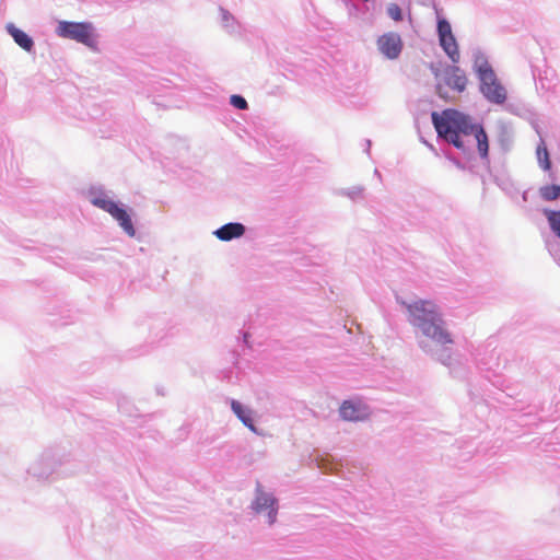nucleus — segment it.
Masks as SVG:
<instances>
[{
    "label": "nucleus",
    "instance_id": "obj_18",
    "mask_svg": "<svg viewBox=\"0 0 560 560\" xmlns=\"http://www.w3.org/2000/svg\"><path fill=\"white\" fill-rule=\"evenodd\" d=\"M544 213L548 220L551 231L560 238V210L556 211L546 209Z\"/></svg>",
    "mask_w": 560,
    "mask_h": 560
},
{
    "label": "nucleus",
    "instance_id": "obj_23",
    "mask_svg": "<svg viewBox=\"0 0 560 560\" xmlns=\"http://www.w3.org/2000/svg\"><path fill=\"white\" fill-rule=\"evenodd\" d=\"M526 195H527V192L525 191V192L523 194V199H524V200H526Z\"/></svg>",
    "mask_w": 560,
    "mask_h": 560
},
{
    "label": "nucleus",
    "instance_id": "obj_12",
    "mask_svg": "<svg viewBox=\"0 0 560 560\" xmlns=\"http://www.w3.org/2000/svg\"><path fill=\"white\" fill-rule=\"evenodd\" d=\"M244 233L245 226L241 223H228L214 232L217 237L223 242L241 237Z\"/></svg>",
    "mask_w": 560,
    "mask_h": 560
},
{
    "label": "nucleus",
    "instance_id": "obj_1",
    "mask_svg": "<svg viewBox=\"0 0 560 560\" xmlns=\"http://www.w3.org/2000/svg\"><path fill=\"white\" fill-rule=\"evenodd\" d=\"M432 124L439 135L458 149L476 144L481 156L488 154V136L481 125L474 124L469 116L456 110L444 109L431 114Z\"/></svg>",
    "mask_w": 560,
    "mask_h": 560
},
{
    "label": "nucleus",
    "instance_id": "obj_4",
    "mask_svg": "<svg viewBox=\"0 0 560 560\" xmlns=\"http://www.w3.org/2000/svg\"><path fill=\"white\" fill-rule=\"evenodd\" d=\"M492 105L500 106L504 112H508L512 115H518L522 105L521 103L512 95L509 94L508 86L495 77L492 71Z\"/></svg>",
    "mask_w": 560,
    "mask_h": 560
},
{
    "label": "nucleus",
    "instance_id": "obj_2",
    "mask_svg": "<svg viewBox=\"0 0 560 560\" xmlns=\"http://www.w3.org/2000/svg\"><path fill=\"white\" fill-rule=\"evenodd\" d=\"M409 322L418 327L421 332L435 343L452 345L451 334L445 328V323L438 306L429 300H419L407 305Z\"/></svg>",
    "mask_w": 560,
    "mask_h": 560
},
{
    "label": "nucleus",
    "instance_id": "obj_8",
    "mask_svg": "<svg viewBox=\"0 0 560 560\" xmlns=\"http://www.w3.org/2000/svg\"><path fill=\"white\" fill-rule=\"evenodd\" d=\"M474 69L478 73L481 80V91L487 96L490 97V84L488 83V79L490 78V63L488 57L483 52H476L474 56Z\"/></svg>",
    "mask_w": 560,
    "mask_h": 560
},
{
    "label": "nucleus",
    "instance_id": "obj_7",
    "mask_svg": "<svg viewBox=\"0 0 560 560\" xmlns=\"http://www.w3.org/2000/svg\"><path fill=\"white\" fill-rule=\"evenodd\" d=\"M277 503V500L268 493H265L259 487L257 488V493L255 501L253 502V509L260 513L264 510L268 511V523L271 525L276 521L277 516V508L275 506Z\"/></svg>",
    "mask_w": 560,
    "mask_h": 560
},
{
    "label": "nucleus",
    "instance_id": "obj_3",
    "mask_svg": "<svg viewBox=\"0 0 560 560\" xmlns=\"http://www.w3.org/2000/svg\"><path fill=\"white\" fill-rule=\"evenodd\" d=\"M57 34L63 38H70L90 48H95V35L91 23L60 21Z\"/></svg>",
    "mask_w": 560,
    "mask_h": 560
},
{
    "label": "nucleus",
    "instance_id": "obj_10",
    "mask_svg": "<svg viewBox=\"0 0 560 560\" xmlns=\"http://www.w3.org/2000/svg\"><path fill=\"white\" fill-rule=\"evenodd\" d=\"M497 141L503 152L509 151L514 142V129L509 121H497Z\"/></svg>",
    "mask_w": 560,
    "mask_h": 560
},
{
    "label": "nucleus",
    "instance_id": "obj_15",
    "mask_svg": "<svg viewBox=\"0 0 560 560\" xmlns=\"http://www.w3.org/2000/svg\"><path fill=\"white\" fill-rule=\"evenodd\" d=\"M231 407L234 413L237 416V418L244 423V425H246L249 430L255 432L256 428L250 417V411L246 410L237 400H232Z\"/></svg>",
    "mask_w": 560,
    "mask_h": 560
},
{
    "label": "nucleus",
    "instance_id": "obj_20",
    "mask_svg": "<svg viewBox=\"0 0 560 560\" xmlns=\"http://www.w3.org/2000/svg\"><path fill=\"white\" fill-rule=\"evenodd\" d=\"M387 14L388 16L396 21V22H399L402 20V12H401V9L399 8L398 4L396 3H390L388 7H387Z\"/></svg>",
    "mask_w": 560,
    "mask_h": 560
},
{
    "label": "nucleus",
    "instance_id": "obj_14",
    "mask_svg": "<svg viewBox=\"0 0 560 560\" xmlns=\"http://www.w3.org/2000/svg\"><path fill=\"white\" fill-rule=\"evenodd\" d=\"M7 31L21 48L26 51H31L33 49L34 42L26 33L15 27L12 23L7 25Z\"/></svg>",
    "mask_w": 560,
    "mask_h": 560
},
{
    "label": "nucleus",
    "instance_id": "obj_6",
    "mask_svg": "<svg viewBox=\"0 0 560 560\" xmlns=\"http://www.w3.org/2000/svg\"><path fill=\"white\" fill-rule=\"evenodd\" d=\"M377 47L388 59H396L402 50V40L399 34L389 32L378 37Z\"/></svg>",
    "mask_w": 560,
    "mask_h": 560
},
{
    "label": "nucleus",
    "instance_id": "obj_22",
    "mask_svg": "<svg viewBox=\"0 0 560 560\" xmlns=\"http://www.w3.org/2000/svg\"><path fill=\"white\" fill-rule=\"evenodd\" d=\"M438 94L443 97V94L441 92V86H438Z\"/></svg>",
    "mask_w": 560,
    "mask_h": 560
},
{
    "label": "nucleus",
    "instance_id": "obj_5",
    "mask_svg": "<svg viewBox=\"0 0 560 560\" xmlns=\"http://www.w3.org/2000/svg\"><path fill=\"white\" fill-rule=\"evenodd\" d=\"M440 45L453 62H458L459 51L456 39L452 33L451 24L441 19L438 22Z\"/></svg>",
    "mask_w": 560,
    "mask_h": 560
},
{
    "label": "nucleus",
    "instance_id": "obj_9",
    "mask_svg": "<svg viewBox=\"0 0 560 560\" xmlns=\"http://www.w3.org/2000/svg\"><path fill=\"white\" fill-rule=\"evenodd\" d=\"M340 416L346 421H361L368 418L369 410L365 406L355 405L350 400H345L339 409Z\"/></svg>",
    "mask_w": 560,
    "mask_h": 560
},
{
    "label": "nucleus",
    "instance_id": "obj_19",
    "mask_svg": "<svg viewBox=\"0 0 560 560\" xmlns=\"http://www.w3.org/2000/svg\"><path fill=\"white\" fill-rule=\"evenodd\" d=\"M91 202L95 207H97V208H100V209H102V210H104L106 212H109L110 209L113 208V206L116 203L115 201H113L112 199L107 198L106 196L94 197V198H92Z\"/></svg>",
    "mask_w": 560,
    "mask_h": 560
},
{
    "label": "nucleus",
    "instance_id": "obj_16",
    "mask_svg": "<svg viewBox=\"0 0 560 560\" xmlns=\"http://www.w3.org/2000/svg\"><path fill=\"white\" fill-rule=\"evenodd\" d=\"M446 83L452 89L463 92L466 88L467 80L466 77L460 73L458 68H454L452 73L447 77Z\"/></svg>",
    "mask_w": 560,
    "mask_h": 560
},
{
    "label": "nucleus",
    "instance_id": "obj_21",
    "mask_svg": "<svg viewBox=\"0 0 560 560\" xmlns=\"http://www.w3.org/2000/svg\"><path fill=\"white\" fill-rule=\"evenodd\" d=\"M230 102L238 109H246L248 107L246 100L241 95H232Z\"/></svg>",
    "mask_w": 560,
    "mask_h": 560
},
{
    "label": "nucleus",
    "instance_id": "obj_13",
    "mask_svg": "<svg viewBox=\"0 0 560 560\" xmlns=\"http://www.w3.org/2000/svg\"><path fill=\"white\" fill-rule=\"evenodd\" d=\"M534 128H535L536 132L539 136V143L536 147L537 163H538L539 167L542 171H545V172L550 171V168H551V161H550L549 152H548V149L546 147L545 140H544V138L540 135L538 126L535 125Z\"/></svg>",
    "mask_w": 560,
    "mask_h": 560
},
{
    "label": "nucleus",
    "instance_id": "obj_11",
    "mask_svg": "<svg viewBox=\"0 0 560 560\" xmlns=\"http://www.w3.org/2000/svg\"><path fill=\"white\" fill-rule=\"evenodd\" d=\"M108 213L115 220L118 221L119 225L124 229V231L128 235L135 236L136 231H135L131 218H130V215L128 214V212L124 208H121L117 203H115Z\"/></svg>",
    "mask_w": 560,
    "mask_h": 560
},
{
    "label": "nucleus",
    "instance_id": "obj_17",
    "mask_svg": "<svg viewBox=\"0 0 560 560\" xmlns=\"http://www.w3.org/2000/svg\"><path fill=\"white\" fill-rule=\"evenodd\" d=\"M540 197L546 201H553L560 198V185H545L539 188Z\"/></svg>",
    "mask_w": 560,
    "mask_h": 560
}]
</instances>
